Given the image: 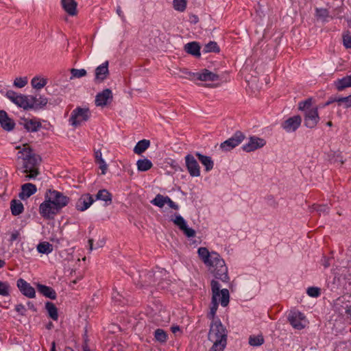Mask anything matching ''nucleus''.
<instances>
[{
	"instance_id": "nucleus-1",
	"label": "nucleus",
	"mask_w": 351,
	"mask_h": 351,
	"mask_svg": "<svg viewBox=\"0 0 351 351\" xmlns=\"http://www.w3.org/2000/svg\"><path fill=\"white\" fill-rule=\"evenodd\" d=\"M16 149H20L17 153V158L23 161V172L26 173L25 180L35 179L39 174L40 157L36 154L27 144L23 145L21 149L20 146H17Z\"/></svg>"
},
{
	"instance_id": "nucleus-2",
	"label": "nucleus",
	"mask_w": 351,
	"mask_h": 351,
	"mask_svg": "<svg viewBox=\"0 0 351 351\" xmlns=\"http://www.w3.org/2000/svg\"><path fill=\"white\" fill-rule=\"evenodd\" d=\"M165 276H166V271L160 268H157L155 271H142L136 283L141 287L157 285L158 289H165L169 285V280L163 278Z\"/></svg>"
},
{
	"instance_id": "nucleus-3",
	"label": "nucleus",
	"mask_w": 351,
	"mask_h": 351,
	"mask_svg": "<svg viewBox=\"0 0 351 351\" xmlns=\"http://www.w3.org/2000/svg\"><path fill=\"white\" fill-rule=\"evenodd\" d=\"M210 286L213 296L210 312L208 313L207 317L209 319H211V321H215V319H219L218 317H215L219 305L218 298L220 295H221L220 300L221 304L222 306L225 307L229 303L230 294L227 289L220 290V285L217 280H213L210 282Z\"/></svg>"
},
{
	"instance_id": "nucleus-4",
	"label": "nucleus",
	"mask_w": 351,
	"mask_h": 351,
	"mask_svg": "<svg viewBox=\"0 0 351 351\" xmlns=\"http://www.w3.org/2000/svg\"><path fill=\"white\" fill-rule=\"evenodd\" d=\"M206 265L208 267L209 271L215 278L223 282L229 281L230 278L228 274V267L224 260L218 253L213 252L211 259Z\"/></svg>"
},
{
	"instance_id": "nucleus-5",
	"label": "nucleus",
	"mask_w": 351,
	"mask_h": 351,
	"mask_svg": "<svg viewBox=\"0 0 351 351\" xmlns=\"http://www.w3.org/2000/svg\"><path fill=\"white\" fill-rule=\"evenodd\" d=\"M45 199H47V202L51 203L52 206L60 210L66 206L70 201L69 197L54 189H47L45 194Z\"/></svg>"
},
{
	"instance_id": "nucleus-6",
	"label": "nucleus",
	"mask_w": 351,
	"mask_h": 351,
	"mask_svg": "<svg viewBox=\"0 0 351 351\" xmlns=\"http://www.w3.org/2000/svg\"><path fill=\"white\" fill-rule=\"evenodd\" d=\"M228 330L222 324L220 319L211 321L208 332V339L210 341L227 340Z\"/></svg>"
},
{
	"instance_id": "nucleus-7",
	"label": "nucleus",
	"mask_w": 351,
	"mask_h": 351,
	"mask_svg": "<svg viewBox=\"0 0 351 351\" xmlns=\"http://www.w3.org/2000/svg\"><path fill=\"white\" fill-rule=\"evenodd\" d=\"M91 116V112L88 108H82L77 106L71 114L69 123L73 127H78L82 123L87 121Z\"/></svg>"
},
{
	"instance_id": "nucleus-8",
	"label": "nucleus",
	"mask_w": 351,
	"mask_h": 351,
	"mask_svg": "<svg viewBox=\"0 0 351 351\" xmlns=\"http://www.w3.org/2000/svg\"><path fill=\"white\" fill-rule=\"evenodd\" d=\"M60 210L49 202H47L45 199L44 202L40 204L39 213L45 219H53L55 216L60 213Z\"/></svg>"
},
{
	"instance_id": "nucleus-9",
	"label": "nucleus",
	"mask_w": 351,
	"mask_h": 351,
	"mask_svg": "<svg viewBox=\"0 0 351 351\" xmlns=\"http://www.w3.org/2000/svg\"><path fill=\"white\" fill-rule=\"evenodd\" d=\"M245 138V135L241 131H237L234 135L221 143L220 147L228 152L238 146Z\"/></svg>"
},
{
	"instance_id": "nucleus-10",
	"label": "nucleus",
	"mask_w": 351,
	"mask_h": 351,
	"mask_svg": "<svg viewBox=\"0 0 351 351\" xmlns=\"http://www.w3.org/2000/svg\"><path fill=\"white\" fill-rule=\"evenodd\" d=\"M288 320L295 329L302 330L305 327L304 324L305 316L298 311H291L288 315Z\"/></svg>"
},
{
	"instance_id": "nucleus-11",
	"label": "nucleus",
	"mask_w": 351,
	"mask_h": 351,
	"mask_svg": "<svg viewBox=\"0 0 351 351\" xmlns=\"http://www.w3.org/2000/svg\"><path fill=\"white\" fill-rule=\"evenodd\" d=\"M6 97L12 101L14 104L24 110H28V95H18L13 90H8L6 93Z\"/></svg>"
},
{
	"instance_id": "nucleus-12",
	"label": "nucleus",
	"mask_w": 351,
	"mask_h": 351,
	"mask_svg": "<svg viewBox=\"0 0 351 351\" xmlns=\"http://www.w3.org/2000/svg\"><path fill=\"white\" fill-rule=\"evenodd\" d=\"M319 119L317 108L307 110L304 114V125L308 128L313 129L316 127Z\"/></svg>"
},
{
	"instance_id": "nucleus-13",
	"label": "nucleus",
	"mask_w": 351,
	"mask_h": 351,
	"mask_svg": "<svg viewBox=\"0 0 351 351\" xmlns=\"http://www.w3.org/2000/svg\"><path fill=\"white\" fill-rule=\"evenodd\" d=\"M186 167L189 174L193 177H198L200 176V168L199 165L191 154H187L185 156Z\"/></svg>"
},
{
	"instance_id": "nucleus-14",
	"label": "nucleus",
	"mask_w": 351,
	"mask_h": 351,
	"mask_svg": "<svg viewBox=\"0 0 351 351\" xmlns=\"http://www.w3.org/2000/svg\"><path fill=\"white\" fill-rule=\"evenodd\" d=\"M301 123V117L300 115H295L285 120L281 126L287 132H293L300 126Z\"/></svg>"
},
{
	"instance_id": "nucleus-15",
	"label": "nucleus",
	"mask_w": 351,
	"mask_h": 351,
	"mask_svg": "<svg viewBox=\"0 0 351 351\" xmlns=\"http://www.w3.org/2000/svg\"><path fill=\"white\" fill-rule=\"evenodd\" d=\"M266 141L257 136H251L247 143L243 145V149L246 152H253L257 149L264 147Z\"/></svg>"
},
{
	"instance_id": "nucleus-16",
	"label": "nucleus",
	"mask_w": 351,
	"mask_h": 351,
	"mask_svg": "<svg viewBox=\"0 0 351 351\" xmlns=\"http://www.w3.org/2000/svg\"><path fill=\"white\" fill-rule=\"evenodd\" d=\"M95 202L93 197L89 193L82 194L75 204L77 210L83 212L87 210Z\"/></svg>"
},
{
	"instance_id": "nucleus-17",
	"label": "nucleus",
	"mask_w": 351,
	"mask_h": 351,
	"mask_svg": "<svg viewBox=\"0 0 351 351\" xmlns=\"http://www.w3.org/2000/svg\"><path fill=\"white\" fill-rule=\"evenodd\" d=\"M16 286L23 295L29 298H35L36 291L34 288L24 279L19 278L16 282Z\"/></svg>"
},
{
	"instance_id": "nucleus-18",
	"label": "nucleus",
	"mask_w": 351,
	"mask_h": 351,
	"mask_svg": "<svg viewBox=\"0 0 351 351\" xmlns=\"http://www.w3.org/2000/svg\"><path fill=\"white\" fill-rule=\"evenodd\" d=\"M48 102V99L42 95H39L38 97L37 96H32V95H28V109H34V110H38L40 108H43L45 107Z\"/></svg>"
},
{
	"instance_id": "nucleus-19",
	"label": "nucleus",
	"mask_w": 351,
	"mask_h": 351,
	"mask_svg": "<svg viewBox=\"0 0 351 351\" xmlns=\"http://www.w3.org/2000/svg\"><path fill=\"white\" fill-rule=\"evenodd\" d=\"M112 100V93L110 89L106 88L102 92L99 93L95 97V105L97 106H106Z\"/></svg>"
},
{
	"instance_id": "nucleus-20",
	"label": "nucleus",
	"mask_w": 351,
	"mask_h": 351,
	"mask_svg": "<svg viewBox=\"0 0 351 351\" xmlns=\"http://www.w3.org/2000/svg\"><path fill=\"white\" fill-rule=\"evenodd\" d=\"M108 65V61H106L95 69V81L96 82H104L107 78L109 75Z\"/></svg>"
},
{
	"instance_id": "nucleus-21",
	"label": "nucleus",
	"mask_w": 351,
	"mask_h": 351,
	"mask_svg": "<svg viewBox=\"0 0 351 351\" xmlns=\"http://www.w3.org/2000/svg\"><path fill=\"white\" fill-rule=\"evenodd\" d=\"M0 125L6 131H11L14 129L15 123L10 119L5 110H0Z\"/></svg>"
},
{
	"instance_id": "nucleus-22",
	"label": "nucleus",
	"mask_w": 351,
	"mask_h": 351,
	"mask_svg": "<svg viewBox=\"0 0 351 351\" xmlns=\"http://www.w3.org/2000/svg\"><path fill=\"white\" fill-rule=\"evenodd\" d=\"M196 79L204 82H215L219 79L218 75L210 71L208 69H203L201 72H198L196 75Z\"/></svg>"
},
{
	"instance_id": "nucleus-23",
	"label": "nucleus",
	"mask_w": 351,
	"mask_h": 351,
	"mask_svg": "<svg viewBox=\"0 0 351 351\" xmlns=\"http://www.w3.org/2000/svg\"><path fill=\"white\" fill-rule=\"evenodd\" d=\"M333 85L338 91H343L346 88L351 87V75L336 80Z\"/></svg>"
},
{
	"instance_id": "nucleus-24",
	"label": "nucleus",
	"mask_w": 351,
	"mask_h": 351,
	"mask_svg": "<svg viewBox=\"0 0 351 351\" xmlns=\"http://www.w3.org/2000/svg\"><path fill=\"white\" fill-rule=\"evenodd\" d=\"M61 3L64 11L70 16L77 14V2L75 0H62Z\"/></svg>"
},
{
	"instance_id": "nucleus-25",
	"label": "nucleus",
	"mask_w": 351,
	"mask_h": 351,
	"mask_svg": "<svg viewBox=\"0 0 351 351\" xmlns=\"http://www.w3.org/2000/svg\"><path fill=\"white\" fill-rule=\"evenodd\" d=\"M195 156L202 165L204 166L206 171L208 172L213 169L214 162L210 156L203 155L199 152H196Z\"/></svg>"
},
{
	"instance_id": "nucleus-26",
	"label": "nucleus",
	"mask_w": 351,
	"mask_h": 351,
	"mask_svg": "<svg viewBox=\"0 0 351 351\" xmlns=\"http://www.w3.org/2000/svg\"><path fill=\"white\" fill-rule=\"evenodd\" d=\"M185 51L195 57H199L200 53V45L197 42L193 41L190 42L184 45Z\"/></svg>"
},
{
	"instance_id": "nucleus-27",
	"label": "nucleus",
	"mask_w": 351,
	"mask_h": 351,
	"mask_svg": "<svg viewBox=\"0 0 351 351\" xmlns=\"http://www.w3.org/2000/svg\"><path fill=\"white\" fill-rule=\"evenodd\" d=\"M23 127L31 132H37L42 126L41 123L35 119H24L23 123H21Z\"/></svg>"
},
{
	"instance_id": "nucleus-28",
	"label": "nucleus",
	"mask_w": 351,
	"mask_h": 351,
	"mask_svg": "<svg viewBox=\"0 0 351 351\" xmlns=\"http://www.w3.org/2000/svg\"><path fill=\"white\" fill-rule=\"evenodd\" d=\"M37 289L38 291L46 298L55 300L57 297L55 290L50 287L38 284L37 285Z\"/></svg>"
},
{
	"instance_id": "nucleus-29",
	"label": "nucleus",
	"mask_w": 351,
	"mask_h": 351,
	"mask_svg": "<svg viewBox=\"0 0 351 351\" xmlns=\"http://www.w3.org/2000/svg\"><path fill=\"white\" fill-rule=\"evenodd\" d=\"M22 192L20 197L22 199L28 198L36 192V186L32 183H26L21 186Z\"/></svg>"
},
{
	"instance_id": "nucleus-30",
	"label": "nucleus",
	"mask_w": 351,
	"mask_h": 351,
	"mask_svg": "<svg viewBox=\"0 0 351 351\" xmlns=\"http://www.w3.org/2000/svg\"><path fill=\"white\" fill-rule=\"evenodd\" d=\"M150 146V141L147 139L139 141L135 145L133 151L138 155L142 154Z\"/></svg>"
},
{
	"instance_id": "nucleus-31",
	"label": "nucleus",
	"mask_w": 351,
	"mask_h": 351,
	"mask_svg": "<svg viewBox=\"0 0 351 351\" xmlns=\"http://www.w3.org/2000/svg\"><path fill=\"white\" fill-rule=\"evenodd\" d=\"M95 199L104 201L106 205H109L112 203V195L106 189H101L97 192Z\"/></svg>"
},
{
	"instance_id": "nucleus-32",
	"label": "nucleus",
	"mask_w": 351,
	"mask_h": 351,
	"mask_svg": "<svg viewBox=\"0 0 351 351\" xmlns=\"http://www.w3.org/2000/svg\"><path fill=\"white\" fill-rule=\"evenodd\" d=\"M10 209L12 214L17 216L23 212L24 207L19 200L12 199L10 202Z\"/></svg>"
},
{
	"instance_id": "nucleus-33",
	"label": "nucleus",
	"mask_w": 351,
	"mask_h": 351,
	"mask_svg": "<svg viewBox=\"0 0 351 351\" xmlns=\"http://www.w3.org/2000/svg\"><path fill=\"white\" fill-rule=\"evenodd\" d=\"M136 166L139 171H147L153 167V164L150 160L144 158L138 160Z\"/></svg>"
},
{
	"instance_id": "nucleus-34",
	"label": "nucleus",
	"mask_w": 351,
	"mask_h": 351,
	"mask_svg": "<svg viewBox=\"0 0 351 351\" xmlns=\"http://www.w3.org/2000/svg\"><path fill=\"white\" fill-rule=\"evenodd\" d=\"M198 255L200 259L204 262L205 265L210 261L213 255V252H210L206 247H201L197 250Z\"/></svg>"
},
{
	"instance_id": "nucleus-35",
	"label": "nucleus",
	"mask_w": 351,
	"mask_h": 351,
	"mask_svg": "<svg viewBox=\"0 0 351 351\" xmlns=\"http://www.w3.org/2000/svg\"><path fill=\"white\" fill-rule=\"evenodd\" d=\"M45 308L47 311L49 316L53 320H57L58 318V308L55 304L51 302H47L45 303Z\"/></svg>"
},
{
	"instance_id": "nucleus-36",
	"label": "nucleus",
	"mask_w": 351,
	"mask_h": 351,
	"mask_svg": "<svg viewBox=\"0 0 351 351\" xmlns=\"http://www.w3.org/2000/svg\"><path fill=\"white\" fill-rule=\"evenodd\" d=\"M47 80L43 77L36 76L31 80V84L34 88L41 89L46 86Z\"/></svg>"
},
{
	"instance_id": "nucleus-37",
	"label": "nucleus",
	"mask_w": 351,
	"mask_h": 351,
	"mask_svg": "<svg viewBox=\"0 0 351 351\" xmlns=\"http://www.w3.org/2000/svg\"><path fill=\"white\" fill-rule=\"evenodd\" d=\"M37 250L40 254H48L53 251V245L47 241L41 242L37 245Z\"/></svg>"
},
{
	"instance_id": "nucleus-38",
	"label": "nucleus",
	"mask_w": 351,
	"mask_h": 351,
	"mask_svg": "<svg viewBox=\"0 0 351 351\" xmlns=\"http://www.w3.org/2000/svg\"><path fill=\"white\" fill-rule=\"evenodd\" d=\"M211 341L213 343V345L208 351H223L227 344V340L224 339L223 340Z\"/></svg>"
},
{
	"instance_id": "nucleus-39",
	"label": "nucleus",
	"mask_w": 351,
	"mask_h": 351,
	"mask_svg": "<svg viewBox=\"0 0 351 351\" xmlns=\"http://www.w3.org/2000/svg\"><path fill=\"white\" fill-rule=\"evenodd\" d=\"M264 338L262 335H251L249 337V344L252 346H260L264 343Z\"/></svg>"
},
{
	"instance_id": "nucleus-40",
	"label": "nucleus",
	"mask_w": 351,
	"mask_h": 351,
	"mask_svg": "<svg viewBox=\"0 0 351 351\" xmlns=\"http://www.w3.org/2000/svg\"><path fill=\"white\" fill-rule=\"evenodd\" d=\"M167 332L163 329L158 328L154 332V337L160 343H165L167 340Z\"/></svg>"
},
{
	"instance_id": "nucleus-41",
	"label": "nucleus",
	"mask_w": 351,
	"mask_h": 351,
	"mask_svg": "<svg viewBox=\"0 0 351 351\" xmlns=\"http://www.w3.org/2000/svg\"><path fill=\"white\" fill-rule=\"evenodd\" d=\"M220 49L217 45V43L215 41H210L208 44H206L204 49L203 52L204 53H210V52H214V53H218L219 52Z\"/></svg>"
},
{
	"instance_id": "nucleus-42",
	"label": "nucleus",
	"mask_w": 351,
	"mask_h": 351,
	"mask_svg": "<svg viewBox=\"0 0 351 351\" xmlns=\"http://www.w3.org/2000/svg\"><path fill=\"white\" fill-rule=\"evenodd\" d=\"M315 16L322 19L324 21H326L327 19L329 18V11L326 8H315Z\"/></svg>"
},
{
	"instance_id": "nucleus-43",
	"label": "nucleus",
	"mask_w": 351,
	"mask_h": 351,
	"mask_svg": "<svg viewBox=\"0 0 351 351\" xmlns=\"http://www.w3.org/2000/svg\"><path fill=\"white\" fill-rule=\"evenodd\" d=\"M167 196L158 194L155 198L151 201V203L159 208H162L166 204Z\"/></svg>"
},
{
	"instance_id": "nucleus-44",
	"label": "nucleus",
	"mask_w": 351,
	"mask_h": 351,
	"mask_svg": "<svg viewBox=\"0 0 351 351\" xmlns=\"http://www.w3.org/2000/svg\"><path fill=\"white\" fill-rule=\"evenodd\" d=\"M10 294V285L8 282L0 280V295L9 296Z\"/></svg>"
},
{
	"instance_id": "nucleus-45",
	"label": "nucleus",
	"mask_w": 351,
	"mask_h": 351,
	"mask_svg": "<svg viewBox=\"0 0 351 351\" xmlns=\"http://www.w3.org/2000/svg\"><path fill=\"white\" fill-rule=\"evenodd\" d=\"M71 76L70 77L71 80L73 78H80L86 75L87 73L84 69H71Z\"/></svg>"
},
{
	"instance_id": "nucleus-46",
	"label": "nucleus",
	"mask_w": 351,
	"mask_h": 351,
	"mask_svg": "<svg viewBox=\"0 0 351 351\" xmlns=\"http://www.w3.org/2000/svg\"><path fill=\"white\" fill-rule=\"evenodd\" d=\"M173 8L179 12H184L186 7V0H173Z\"/></svg>"
},
{
	"instance_id": "nucleus-47",
	"label": "nucleus",
	"mask_w": 351,
	"mask_h": 351,
	"mask_svg": "<svg viewBox=\"0 0 351 351\" xmlns=\"http://www.w3.org/2000/svg\"><path fill=\"white\" fill-rule=\"evenodd\" d=\"M311 104H312V99L311 98H308L304 101H300L298 104V110L306 112V110L312 109L311 108Z\"/></svg>"
},
{
	"instance_id": "nucleus-48",
	"label": "nucleus",
	"mask_w": 351,
	"mask_h": 351,
	"mask_svg": "<svg viewBox=\"0 0 351 351\" xmlns=\"http://www.w3.org/2000/svg\"><path fill=\"white\" fill-rule=\"evenodd\" d=\"M175 225H176L181 230L186 226L184 219L180 215H176L175 219H171Z\"/></svg>"
},
{
	"instance_id": "nucleus-49",
	"label": "nucleus",
	"mask_w": 351,
	"mask_h": 351,
	"mask_svg": "<svg viewBox=\"0 0 351 351\" xmlns=\"http://www.w3.org/2000/svg\"><path fill=\"white\" fill-rule=\"evenodd\" d=\"M313 208L316 212H317V213L319 215H325L328 214L330 210V207L326 204L315 205Z\"/></svg>"
},
{
	"instance_id": "nucleus-50",
	"label": "nucleus",
	"mask_w": 351,
	"mask_h": 351,
	"mask_svg": "<svg viewBox=\"0 0 351 351\" xmlns=\"http://www.w3.org/2000/svg\"><path fill=\"white\" fill-rule=\"evenodd\" d=\"M28 80L27 77H16L14 81V86L17 88H23L27 84Z\"/></svg>"
},
{
	"instance_id": "nucleus-51",
	"label": "nucleus",
	"mask_w": 351,
	"mask_h": 351,
	"mask_svg": "<svg viewBox=\"0 0 351 351\" xmlns=\"http://www.w3.org/2000/svg\"><path fill=\"white\" fill-rule=\"evenodd\" d=\"M343 44L346 49H351V35L348 31L343 34Z\"/></svg>"
},
{
	"instance_id": "nucleus-52",
	"label": "nucleus",
	"mask_w": 351,
	"mask_h": 351,
	"mask_svg": "<svg viewBox=\"0 0 351 351\" xmlns=\"http://www.w3.org/2000/svg\"><path fill=\"white\" fill-rule=\"evenodd\" d=\"M307 293L311 297L317 298L320 295V289L315 287H308Z\"/></svg>"
},
{
	"instance_id": "nucleus-53",
	"label": "nucleus",
	"mask_w": 351,
	"mask_h": 351,
	"mask_svg": "<svg viewBox=\"0 0 351 351\" xmlns=\"http://www.w3.org/2000/svg\"><path fill=\"white\" fill-rule=\"evenodd\" d=\"M182 231L187 237L191 238L195 236V231L193 228H189L187 225L182 230Z\"/></svg>"
},
{
	"instance_id": "nucleus-54",
	"label": "nucleus",
	"mask_w": 351,
	"mask_h": 351,
	"mask_svg": "<svg viewBox=\"0 0 351 351\" xmlns=\"http://www.w3.org/2000/svg\"><path fill=\"white\" fill-rule=\"evenodd\" d=\"M181 72L184 75V76L182 77L189 80L196 79V75H197V73H193L188 71L187 69H183Z\"/></svg>"
},
{
	"instance_id": "nucleus-55",
	"label": "nucleus",
	"mask_w": 351,
	"mask_h": 351,
	"mask_svg": "<svg viewBox=\"0 0 351 351\" xmlns=\"http://www.w3.org/2000/svg\"><path fill=\"white\" fill-rule=\"evenodd\" d=\"M104 243H105L104 240L102 239L97 243V245L95 247H93V239H89L88 244H89L90 250L92 251L93 249H97V248L103 247L104 245Z\"/></svg>"
},
{
	"instance_id": "nucleus-56",
	"label": "nucleus",
	"mask_w": 351,
	"mask_h": 351,
	"mask_svg": "<svg viewBox=\"0 0 351 351\" xmlns=\"http://www.w3.org/2000/svg\"><path fill=\"white\" fill-rule=\"evenodd\" d=\"M166 204H167L171 208H173L174 210L179 209V206L177 204H176L174 202H173L171 199V198L168 196H167Z\"/></svg>"
},
{
	"instance_id": "nucleus-57",
	"label": "nucleus",
	"mask_w": 351,
	"mask_h": 351,
	"mask_svg": "<svg viewBox=\"0 0 351 351\" xmlns=\"http://www.w3.org/2000/svg\"><path fill=\"white\" fill-rule=\"evenodd\" d=\"M94 155H95V159L96 163H97L99 162H103L104 159L102 158V154H101V152L100 149L95 150Z\"/></svg>"
},
{
	"instance_id": "nucleus-58",
	"label": "nucleus",
	"mask_w": 351,
	"mask_h": 351,
	"mask_svg": "<svg viewBox=\"0 0 351 351\" xmlns=\"http://www.w3.org/2000/svg\"><path fill=\"white\" fill-rule=\"evenodd\" d=\"M15 310L17 313H19L21 315H25V306L22 304H19L15 306Z\"/></svg>"
},
{
	"instance_id": "nucleus-59",
	"label": "nucleus",
	"mask_w": 351,
	"mask_h": 351,
	"mask_svg": "<svg viewBox=\"0 0 351 351\" xmlns=\"http://www.w3.org/2000/svg\"><path fill=\"white\" fill-rule=\"evenodd\" d=\"M97 164L99 165V169L101 170V174L104 175L106 173V171L108 169V165H106L105 160H103L102 162H99Z\"/></svg>"
},
{
	"instance_id": "nucleus-60",
	"label": "nucleus",
	"mask_w": 351,
	"mask_h": 351,
	"mask_svg": "<svg viewBox=\"0 0 351 351\" xmlns=\"http://www.w3.org/2000/svg\"><path fill=\"white\" fill-rule=\"evenodd\" d=\"M20 237V232L19 230H14V232H12L11 235H10V241L11 243L14 242V241H16L19 239Z\"/></svg>"
},
{
	"instance_id": "nucleus-61",
	"label": "nucleus",
	"mask_w": 351,
	"mask_h": 351,
	"mask_svg": "<svg viewBox=\"0 0 351 351\" xmlns=\"http://www.w3.org/2000/svg\"><path fill=\"white\" fill-rule=\"evenodd\" d=\"M322 265L324 267V268H328L330 263V258H327L326 256H323V258L321 260Z\"/></svg>"
},
{
	"instance_id": "nucleus-62",
	"label": "nucleus",
	"mask_w": 351,
	"mask_h": 351,
	"mask_svg": "<svg viewBox=\"0 0 351 351\" xmlns=\"http://www.w3.org/2000/svg\"><path fill=\"white\" fill-rule=\"evenodd\" d=\"M189 22L193 24H196L199 22V18L195 14H190L189 16Z\"/></svg>"
},
{
	"instance_id": "nucleus-63",
	"label": "nucleus",
	"mask_w": 351,
	"mask_h": 351,
	"mask_svg": "<svg viewBox=\"0 0 351 351\" xmlns=\"http://www.w3.org/2000/svg\"><path fill=\"white\" fill-rule=\"evenodd\" d=\"M334 102H337V97H329L328 101L323 105V107L328 106Z\"/></svg>"
},
{
	"instance_id": "nucleus-64",
	"label": "nucleus",
	"mask_w": 351,
	"mask_h": 351,
	"mask_svg": "<svg viewBox=\"0 0 351 351\" xmlns=\"http://www.w3.org/2000/svg\"><path fill=\"white\" fill-rule=\"evenodd\" d=\"M348 96L347 97H337V102H338L339 104L341 103H344L345 104V108H347V104H348Z\"/></svg>"
}]
</instances>
